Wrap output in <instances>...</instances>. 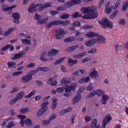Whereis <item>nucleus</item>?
<instances>
[{"instance_id":"nucleus-1","label":"nucleus","mask_w":128,"mask_h":128,"mask_svg":"<svg viewBox=\"0 0 128 128\" xmlns=\"http://www.w3.org/2000/svg\"><path fill=\"white\" fill-rule=\"evenodd\" d=\"M97 8L95 6H92L88 7H83L81 8V11L84 14H88L89 15H92L95 12H94L96 10Z\"/></svg>"},{"instance_id":"nucleus-2","label":"nucleus","mask_w":128,"mask_h":128,"mask_svg":"<svg viewBox=\"0 0 128 128\" xmlns=\"http://www.w3.org/2000/svg\"><path fill=\"white\" fill-rule=\"evenodd\" d=\"M102 21L98 22V23L101 26L102 28L104 29L106 28H112L113 24L112 23L110 22L106 18H103Z\"/></svg>"},{"instance_id":"nucleus-3","label":"nucleus","mask_w":128,"mask_h":128,"mask_svg":"<svg viewBox=\"0 0 128 128\" xmlns=\"http://www.w3.org/2000/svg\"><path fill=\"white\" fill-rule=\"evenodd\" d=\"M41 4H35L34 2H33L30 4L28 8V11L30 13H32L34 12L36 10V8L39 7Z\"/></svg>"},{"instance_id":"nucleus-4","label":"nucleus","mask_w":128,"mask_h":128,"mask_svg":"<svg viewBox=\"0 0 128 128\" xmlns=\"http://www.w3.org/2000/svg\"><path fill=\"white\" fill-rule=\"evenodd\" d=\"M94 39L96 43L97 42L98 44H104L106 42L105 38L102 36H98L97 38Z\"/></svg>"},{"instance_id":"nucleus-5","label":"nucleus","mask_w":128,"mask_h":128,"mask_svg":"<svg viewBox=\"0 0 128 128\" xmlns=\"http://www.w3.org/2000/svg\"><path fill=\"white\" fill-rule=\"evenodd\" d=\"M32 76L29 74L26 75L22 76L21 79V82L23 83L28 82L32 79Z\"/></svg>"},{"instance_id":"nucleus-6","label":"nucleus","mask_w":128,"mask_h":128,"mask_svg":"<svg viewBox=\"0 0 128 128\" xmlns=\"http://www.w3.org/2000/svg\"><path fill=\"white\" fill-rule=\"evenodd\" d=\"M98 12L96 11L92 15H86L82 17V18L84 19H92L95 18L98 16Z\"/></svg>"},{"instance_id":"nucleus-7","label":"nucleus","mask_w":128,"mask_h":128,"mask_svg":"<svg viewBox=\"0 0 128 128\" xmlns=\"http://www.w3.org/2000/svg\"><path fill=\"white\" fill-rule=\"evenodd\" d=\"M26 54L24 52H22L19 53L14 54V56L11 59L13 60L18 59L22 57L23 55Z\"/></svg>"},{"instance_id":"nucleus-8","label":"nucleus","mask_w":128,"mask_h":128,"mask_svg":"<svg viewBox=\"0 0 128 128\" xmlns=\"http://www.w3.org/2000/svg\"><path fill=\"white\" fill-rule=\"evenodd\" d=\"M94 70L90 72L89 74V75L91 78H94L95 79L98 78L99 77L98 75V72L95 70V69L93 68Z\"/></svg>"},{"instance_id":"nucleus-9","label":"nucleus","mask_w":128,"mask_h":128,"mask_svg":"<svg viewBox=\"0 0 128 128\" xmlns=\"http://www.w3.org/2000/svg\"><path fill=\"white\" fill-rule=\"evenodd\" d=\"M58 25H62L63 26H66L68 24H70V20H66L65 21H60L57 20Z\"/></svg>"},{"instance_id":"nucleus-10","label":"nucleus","mask_w":128,"mask_h":128,"mask_svg":"<svg viewBox=\"0 0 128 128\" xmlns=\"http://www.w3.org/2000/svg\"><path fill=\"white\" fill-rule=\"evenodd\" d=\"M112 119V117L110 116V114H108L104 118L102 122L107 124Z\"/></svg>"},{"instance_id":"nucleus-11","label":"nucleus","mask_w":128,"mask_h":128,"mask_svg":"<svg viewBox=\"0 0 128 128\" xmlns=\"http://www.w3.org/2000/svg\"><path fill=\"white\" fill-rule=\"evenodd\" d=\"M78 62L77 60H73L70 58H69L68 62L69 64V65L72 66L76 64Z\"/></svg>"},{"instance_id":"nucleus-12","label":"nucleus","mask_w":128,"mask_h":128,"mask_svg":"<svg viewBox=\"0 0 128 128\" xmlns=\"http://www.w3.org/2000/svg\"><path fill=\"white\" fill-rule=\"evenodd\" d=\"M109 98V97L106 94L102 96V98L101 99V102L103 104H106V102Z\"/></svg>"},{"instance_id":"nucleus-13","label":"nucleus","mask_w":128,"mask_h":128,"mask_svg":"<svg viewBox=\"0 0 128 128\" xmlns=\"http://www.w3.org/2000/svg\"><path fill=\"white\" fill-rule=\"evenodd\" d=\"M86 72V70L84 69L78 70L76 72H74L73 73L74 76H80L82 74Z\"/></svg>"},{"instance_id":"nucleus-14","label":"nucleus","mask_w":128,"mask_h":128,"mask_svg":"<svg viewBox=\"0 0 128 128\" xmlns=\"http://www.w3.org/2000/svg\"><path fill=\"white\" fill-rule=\"evenodd\" d=\"M81 97V94H78L73 99V103L74 104L76 103L80 100Z\"/></svg>"},{"instance_id":"nucleus-15","label":"nucleus","mask_w":128,"mask_h":128,"mask_svg":"<svg viewBox=\"0 0 128 128\" xmlns=\"http://www.w3.org/2000/svg\"><path fill=\"white\" fill-rule=\"evenodd\" d=\"M59 50H56L54 49H52L48 54V56H54L55 55L59 52Z\"/></svg>"},{"instance_id":"nucleus-16","label":"nucleus","mask_w":128,"mask_h":128,"mask_svg":"<svg viewBox=\"0 0 128 128\" xmlns=\"http://www.w3.org/2000/svg\"><path fill=\"white\" fill-rule=\"evenodd\" d=\"M24 92L22 91L19 92L16 96L15 98L17 100L22 99L24 95Z\"/></svg>"},{"instance_id":"nucleus-17","label":"nucleus","mask_w":128,"mask_h":128,"mask_svg":"<svg viewBox=\"0 0 128 128\" xmlns=\"http://www.w3.org/2000/svg\"><path fill=\"white\" fill-rule=\"evenodd\" d=\"M90 80V78L88 76L84 77L80 79L78 81L79 83H82L83 82L86 83Z\"/></svg>"},{"instance_id":"nucleus-18","label":"nucleus","mask_w":128,"mask_h":128,"mask_svg":"<svg viewBox=\"0 0 128 128\" xmlns=\"http://www.w3.org/2000/svg\"><path fill=\"white\" fill-rule=\"evenodd\" d=\"M41 5L40 6L38 9V10H42L43 9L47 7H49L50 6V4L49 3H47L46 4L42 5L41 4H40Z\"/></svg>"},{"instance_id":"nucleus-19","label":"nucleus","mask_w":128,"mask_h":128,"mask_svg":"<svg viewBox=\"0 0 128 128\" xmlns=\"http://www.w3.org/2000/svg\"><path fill=\"white\" fill-rule=\"evenodd\" d=\"M94 38L89 40L85 43V44L88 46H90L93 44L96 43Z\"/></svg>"},{"instance_id":"nucleus-20","label":"nucleus","mask_w":128,"mask_h":128,"mask_svg":"<svg viewBox=\"0 0 128 128\" xmlns=\"http://www.w3.org/2000/svg\"><path fill=\"white\" fill-rule=\"evenodd\" d=\"M86 52H84L76 55H74L73 57L76 58H82L86 54Z\"/></svg>"},{"instance_id":"nucleus-21","label":"nucleus","mask_w":128,"mask_h":128,"mask_svg":"<svg viewBox=\"0 0 128 128\" xmlns=\"http://www.w3.org/2000/svg\"><path fill=\"white\" fill-rule=\"evenodd\" d=\"M16 5H13L10 6L6 7L4 6L2 8V10L4 11H6L11 10L13 8L16 7Z\"/></svg>"},{"instance_id":"nucleus-22","label":"nucleus","mask_w":128,"mask_h":128,"mask_svg":"<svg viewBox=\"0 0 128 128\" xmlns=\"http://www.w3.org/2000/svg\"><path fill=\"white\" fill-rule=\"evenodd\" d=\"M16 29V28L14 27L10 28L8 30L4 32V35L5 36L8 35L10 34L11 32L14 30Z\"/></svg>"},{"instance_id":"nucleus-23","label":"nucleus","mask_w":128,"mask_h":128,"mask_svg":"<svg viewBox=\"0 0 128 128\" xmlns=\"http://www.w3.org/2000/svg\"><path fill=\"white\" fill-rule=\"evenodd\" d=\"M86 36L88 37L93 38L96 36H98L97 34L95 32H90L86 34Z\"/></svg>"},{"instance_id":"nucleus-24","label":"nucleus","mask_w":128,"mask_h":128,"mask_svg":"<svg viewBox=\"0 0 128 128\" xmlns=\"http://www.w3.org/2000/svg\"><path fill=\"white\" fill-rule=\"evenodd\" d=\"M48 18H46L41 20H39L37 22L38 24H42L46 22L48 20Z\"/></svg>"},{"instance_id":"nucleus-25","label":"nucleus","mask_w":128,"mask_h":128,"mask_svg":"<svg viewBox=\"0 0 128 128\" xmlns=\"http://www.w3.org/2000/svg\"><path fill=\"white\" fill-rule=\"evenodd\" d=\"M97 122V120L96 119H94L91 122V128H96V124Z\"/></svg>"},{"instance_id":"nucleus-26","label":"nucleus","mask_w":128,"mask_h":128,"mask_svg":"<svg viewBox=\"0 0 128 128\" xmlns=\"http://www.w3.org/2000/svg\"><path fill=\"white\" fill-rule=\"evenodd\" d=\"M75 40V39L74 37L71 36L65 39L64 40V41L66 42H69L73 41Z\"/></svg>"},{"instance_id":"nucleus-27","label":"nucleus","mask_w":128,"mask_h":128,"mask_svg":"<svg viewBox=\"0 0 128 128\" xmlns=\"http://www.w3.org/2000/svg\"><path fill=\"white\" fill-rule=\"evenodd\" d=\"M20 40L23 43H24L29 45L31 44V41L30 40L25 39H21Z\"/></svg>"},{"instance_id":"nucleus-28","label":"nucleus","mask_w":128,"mask_h":128,"mask_svg":"<svg viewBox=\"0 0 128 128\" xmlns=\"http://www.w3.org/2000/svg\"><path fill=\"white\" fill-rule=\"evenodd\" d=\"M48 103L49 102H45L42 103L41 104L40 106L42 107V108H43L42 109H44L45 110H47L48 109V108L47 106Z\"/></svg>"},{"instance_id":"nucleus-29","label":"nucleus","mask_w":128,"mask_h":128,"mask_svg":"<svg viewBox=\"0 0 128 128\" xmlns=\"http://www.w3.org/2000/svg\"><path fill=\"white\" fill-rule=\"evenodd\" d=\"M54 25H58L57 20H54L50 22L48 24L47 27L48 28Z\"/></svg>"},{"instance_id":"nucleus-30","label":"nucleus","mask_w":128,"mask_h":128,"mask_svg":"<svg viewBox=\"0 0 128 128\" xmlns=\"http://www.w3.org/2000/svg\"><path fill=\"white\" fill-rule=\"evenodd\" d=\"M70 15L69 14L67 13L63 14L60 16V18L62 19H66L68 18Z\"/></svg>"},{"instance_id":"nucleus-31","label":"nucleus","mask_w":128,"mask_h":128,"mask_svg":"<svg viewBox=\"0 0 128 128\" xmlns=\"http://www.w3.org/2000/svg\"><path fill=\"white\" fill-rule=\"evenodd\" d=\"M37 69L38 70L43 72L47 71H49L50 70V68L48 67H39Z\"/></svg>"},{"instance_id":"nucleus-32","label":"nucleus","mask_w":128,"mask_h":128,"mask_svg":"<svg viewBox=\"0 0 128 128\" xmlns=\"http://www.w3.org/2000/svg\"><path fill=\"white\" fill-rule=\"evenodd\" d=\"M72 16L73 18H76L81 17L82 15L81 14H79L78 12H76L72 14Z\"/></svg>"},{"instance_id":"nucleus-33","label":"nucleus","mask_w":128,"mask_h":128,"mask_svg":"<svg viewBox=\"0 0 128 128\" xmlns=\"http://www.w3.org/2000/svg\"><path fill=\"white\" fill-rule=\"evenodd\" d=\"M79 47V46L78 44H76L69 47L68 50L70 52H72Z\"/></svg>"},{"instance_id":"nucleus-34","label":"nucleus","mask_w":128,"mask_h":128,"mask_svg":"<svg viewBox=\"0 0 128 128\" xmlns=\"http://www.w3.org/2000/svg\"><path fill=\"white\" fill-rule=\"evenodd\" d=\"M56 33H59L62 34H66V32H65L64 30L63 29L59 28L57 29L56 30Z\"/></svg>"},{"instance_id":"nucleus-35","label":"nucleus","mask_w":128,"mask_h":128,"mask_svg":"<svg viewBox=\"0 0 128 128\" xmlns=\"http://www.w3.org/2000/svg\"><path fill=\"white\" fill-rule=\"evenodd\" d=\"M71 81V80L70 79L67 78H65L62 80V82L64 84H68Z\"/></svg>"},{"instance_id":"nucleus-36","label":"nucleus","mask_w":128,"mask_h":128,"mask_svg":"<svg viewBox=\"0 0 128 128\" xmlns=\"http://www.w3.org/2000/svg\"><path fill=\"white\" fill-rule=\"evenodd\" d=\"M57 99L56 98L52 99V109L56 107L57 105Z\"/></svg>"},{"instance_id":"nucleus-37","label":"nucleus","mask_w":128,"mask_h":128,"mask_svg":"<svg viewBox=\"0 0 128 128\" xmlns=\"http://www.w3.org/2000/svg\"><path fill=\"white\" fill-rule=\"evenodd\" d=\"M43 108H41L37 112V115L38 116H41L46 110L42 109Z\"/></svg>"},{"instance_id":"nucleus-38","label":"nucleus","mask_w":128,"mask_h":128,"mask_svg":"<svg viewBox=\"0 0 128 128\" xmlns=\"http://www.w3.org/2000/svg\"><path fill=\"white\" fill-rule=\"evenodd\" d=\"M29 110V108H26L20 109L19 110V112L20 113L23 114Z\"/></svg>"},{"instance_id":"nucleus-39","label":"nucleus","mask_w":128,"mask_h":128,"mask_svg":"<svg viewBox=\"0 0 128 128\" xmlns=\"http://www.w3.org/2000/svg\"><path fill=\"white\" fill-rule=\"evenodd\" d=\"M36 92V91L35 90H34L30 92L27 95L25 96V97L26 98H30L32 96L35 94Z\"/></svg>"},{"instance_id":"nucleus-40","label":"nucleus","mask_w":128,"mask_h":128,"mask_svg":"<svg viewBox=\"0 0 128 128\" xmlns=\"http://www.w3.org/2000/svg\"><path fill=\"white\" fill-rule=\"evenodd\" d=\"M73 5H74L73 2L72 0H71L70 1L64 4V6L66 8H68L72 6Z\"/></svg>"},{"instance_id":"nucleus-41","label":"nucleus","mask_w":128,"mask_h":128,"mask_svg":"<svg viewBox=\"0 0 128 128\" xmlns=\"http://www.w3.org/2000/svg\"><path fill=\"white\" fill-rule=\"evenodd\" d=\"M16 65V64L14 62H8L7 63V65L8 68L12 67V68H15L14 66Z\"/></svg>"},{"instance_id":"nucleus-42","label":"nucleus","mask_w":128,"mask_h":128,"mask_svg":"<svg viewBox=\"0 0 128 128\" xmlns=\"http://www.w3.org/2000/svg\"><path fill=\"white\" fill-rule=\"evenodd\" d=\"M96 92V90H94L93 92H91V93H90L87 96L86 98H90L93 96L97 94Z\"/></svg>"},{"instance_id":"nucleus-43","label":"nucleus","mask_w":128,"mask_h":128,"mask_svg":"<svg viewBox=\"0 0 128 128\" xmlns=\"http://www.w3.org/2000/svg\"><path fill=\"white\" fill-rule=\"evenodd\" d=\"M63 37L64 36L62 34L59 33H56L55 36V38L57 39H60Z\"/></svg>"},{"instance_id":"nucleus-44","label":"nucleus","mask_w":128,"mask_h":128,"mask_svg":"<svg viewBox=\"0 0 128 128\" xmlns=\"http://www.w3.org/2000/svg\"><path fill=\"white\" fill-rule=\"evenodd\" d=\"M12 16L14 18L19 19L20 18V15L18 12H16L13 14H12Z\"/></svg>"},{"instance_id":"nucleus-45","label":"nucleus","mask_w":128,"mask_h":128,"mask_svg":"<svg viewBox=\"0 0 128 128\" xmlns=\"http://www.w3.org/2000/svg\"><path fill=\"white\" fill-rule=\"evenodd\" d=\"M66 57H63L60 58L58 60H57L56 62L54 63V64H60L63 60H64L65 58Z\"/></svg>"},{"instance_id":"nucleus-46","label":"nucleus","mask_w":128,"mask_h":128,"mask_svg":"<svg viewBox=\"0 0 128 128\" xmlns=\"http://www.w3.org/2000/svg\"><path fill=\"white\" fill-rule=\"evenodd\" d=\"M19 88L16 86H14L10 92V94H12L19 90Z\"/></svg>"},{"instance_id":"nucleus-47","label":"nucleus","mask_w":128,"mask_h":128,"mask_svg":"<svg viewBox=\"0 0 128 128\" xmlns=\"http://www.w3.org/2000/svg\"><path fill=\"white\" fill-rule=\"evenodd\" d=\"M65 92H70L72 89V88L70 86H67L64 88Z\"/></svg>"},{"instance_id":"nucleus-48","label":"nucleus","mask_w":128,"mask_h":128,"mask_svg":"<svg viewBox=\"0 0 128 128\" xmlns=\"http://www.w3.org/2000/svg\"><path fill=\"white\" fill-rule=\"evenodd\" d=\"M64 90V88L63 87H59L56 89L57 92L60 93H62Z\"/></svg>"},{"instance_id":"nucleus-49","label":"nucleus","mask_w":128,"mask_h":128,"mask_svg":"<svg viewBox=\"0 0 128 128\" xmlns=\"http://www.w3.org/2000/svg\"><path fill=\"white\" fill-rule=\"evenodd\" d=\"M113 7V6H112L110 8H108L106 9L105 8L104 10L105 12L107 13H110L111 12Z\"/></svg>"},{"instance_id":"nucleus-50","label":"nucleus","mask_w":128,"mask_h":128,"mask_svg":"<svg viewBox=\"0 0 128 128\" xmlns=\"http://www.w3.org/2000/svg\"><path fill=\"white\" fill-rule=\"evenodd\" d=\"M14 125V122L11 121L6 126V128H11L12 126Z\"/></svg>"},{"instance_id":"nucleus-51","label":"nucleus","mask_w":128,"mask_h":128,"mask_svg":"<svg viewBox=\"0 0 128 128\" xmlns=\"http://www.w3.org/2000/svg\"><path fill=\"white\" fill-rule=\"evenodd\" d=\"M24 123L28 126L31 125V121L30 119H27L24 121Z\"/></svg>"},{"instance_id":"nucleus-52","label":"nucleus","mask_w":128,"mask_h":128,"mask_svg":"<svg viewBox=\"0 0 128 128\" xmlns=\"http://www.w3.org/2000/svg\"><path fill=\"white\" fill-rule=\"evenodd\" d=\"M91 58L90 57H86L85 58L83 59L81 61L82 63H84L86 62H88L90 60Z\"/></svg>"},{"instance_id":"nucleus-53","label":"nucleus","mask_w":128,"mask_h":128,"mask_svg":"<svg viewBox=\"0 0 128 128\" xmlns=\"http://www.w3.org/2000/svg\"><path fill=\"white\" fill-rule=\"evenodd\" d=\"M10 44H7L5 46L2 48L1 49V50L2 51H4L5 50H6L10 48Z\"/></svg>"},{"instance_id":"nucleus-54","label":"nucleus","mask_w":128,"mask_h":128,"mask_svg":"<svg viewBox=\"0 0 128 128\" xmlns=\"http://www.w3.org/2000/svg\"><path fill=\"white\" fill-rule=\"evenodd\" d=\"M119 23L122 25H124L125 24V20L124 18H120L119 20Z\"/></svg>"},{"instance_id":"nucleus-55","label":"nucleus","mask_w":128,"mask_h":128,"mask_svg":"<svg viewBox=\"0 0 128 128\" xmlns=\"http://www.w3.org/2000/svg\"><path fill=\"white\" fill-rule=\"evenodd\" d=\"M97 50L95 48H93L92 49L89 50L88 52V54H92V53H95L96 51Z\"/></svg>"},{"instance_id":"nucleus-56","label":"nucleus","mask_w":128,"mask_h":128,"mask_svg":"<svg viewBox=\"0 0 128 128\" xmlns=\"http://www.w3.org/2000/svg\"><path fill=\"white\" fill-rule=\"evenodd\" d=\"M118 10H116L111 15L110 18L112 19H114L115 17L116 14L118 13Z\"/></svg>"},{"instance_id":"nucleus-57","label":"nucleus","mask_w":128,"mask_h":128,"mask_svg":"<svg viewBox=\"0 0 128 128\" xmlns=\"http://www.w3.org/2000/svg\"><path fill=\"white\" fill-rule=\"evenodd\" d=\"M34 18L35 19L38 20L41 18V16L36 12Z\"/></svg>"},{"instance_id":"nucleus-58","label":"nucleus","mask_w":128,"mask_h":128,"mask_svg":"<svg viewBox=\"0 0 128 128\" xmlns=\"http://www.w3.org/2000/svg\"><path fill=\"white\" fill-rule=\"evenodd\" d=\"M85 119L86 122H88L92 120L91 118L88 116H86L85 117Z\"/></svg>"},{"instance_id":"nucleus-59","label":"nucleus","mask_w":128,"mask_h":128,"mask_svg":"<svg viewBox=\"0 0 128 128\" xmlns=\"http://www.w3.org/2000/svg\"><path fill=\"white\" fill-rule=\"evenodd\" d=\"M22 73V71L16 72L14 73L12 75L13 76H16L21 74Z\"/></svg>"},{"instance_id":"nucleus-60","label":"nucleus","mask_w":128,"mask_h":128,"mask_svg":"<svg viewBox=\"0 0 128 128\" xmlns=\"http://www.w3.org/2000/svg\"><path fill=\"white\" fill-rule=\"evenodd\" d=\"M38 70H32L29 73H30V74H29V75H31V76H32L34 74L36 73L38 71Z\"/></svg>"},{"instance_id":"nucleus-61","label":"nucleus","mask_w":128,"mask_h":128,"mask_svg":"<svg viewBox=\"0 0 128 128\" xmlns=\"http://www.w3.org/2000/svg\"><path fill=\"white\" fill-rule=\"evenodd\" d=\"M17 100V99L16 98H15L14 99L10 100L9 102V103L11 105L13 104Z\"/></svg>"},{"instance_id":"nucleus-62","label":"nucleus","mask_w":128,"mask_h":128,"mask_svg":"<svg viewBox=\"0 0 128 128\" xmlns=\"http://www.w3.org/2000/svg\"><path fill=\"white\" fill-rule=\"evenodd\" d=\"M72 25L74 26H80V22H75L72 24Z\"/></svg>"},{"instance_id":"nucleus-63","label":"nucleus","mask_w":128,"mask_h":128,"mask_svg":"<svg viewBox=\"0 0 128 128\" xmlns=\"http://www.w3.org/2000/svg\"><path fill=\"white\" fill-rule=\"evenodd\" d=\"M17 117L20 119L21 120H23L26 118V117L24 115H19L17 116Z\"/></svg>"},{"instance_id":"nucleus-64","label":"nucleus","mask_w":128,"mask_h":128,"mask_svg":"<svg viewBox=\"0 0 128 128\" xmlns=\"http://www.w3.org/2000/svg\"><path fill=\"white\" fill-rule=\"evenodd\" d=\"M128 6V3L127 2L124 3L122 7V10H124L126 9Z\"/></svg>"}]
</instances>
